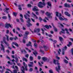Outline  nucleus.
Listing matches in <instances>:
<instances>
[{
    "instance_id": "f257e3e1",
    "label": "nucleus",
    "mask_w": 73,
    "mask_h": 73,
    "mask_svg": "<svg viewBox=\"0 0 73 73\" xmlns=\"http://www.w3.org/2000/svg\"><path fill=\"white\" fill-rule=\"evenodd\" d=\"M24 16L25 19L27 20V22L28 23V24H27L28 27H29L30 26H32V24L30 23L31 20H30V19L29 18L30 17V15L29 14L26 13L25 15H24Z\"/></svg>"
},
{
    "instance_id": "f03ea898",
    "label": "nucleus",
    "mask_w": 73,
    "mask_h": 73,
    "mask_svg": "<svg viewBox=\"0 0 73 73\" xmlns=\"http://www.w3.org/2000/svg\"><path fill=\"white\" fill-rule=\"evenodd\" d=\"M56 16L58 17L59 19L60 20H65V21L68 20V19L66 18H62L61 13H59L58 12H56Z\"/></svg>"
},
{
    "instance_id": "7ed1b4c3",
    "label": "nucleus",
    "mask_w": 73,
    "mask_h": 73,
    "mask_svg": "<svg viewBox=\"0 0 73 73\" xmlns=\"http://www.w3.org/2000/svg\"><path fill=\"white\" fill-rule=\"evenodd\" d=\"M42 5H45L46 4L45 3H44V2H43V3H42L41 2H40L39 3V4L38 5V7H40V8H42L44 6Z\"/></svg>"
},
{
    "instance_id": "20e7f679",
    "label": "nucleus",
    "mask_w": 73,
    "mask_h": 73,
    "mask_svg": "<svg viewBox=\"0 0 73 73\" xmlns=\"http://www.w3.org/2000/svg\"><path fill=\"white\" fill-rule=\"evenodd\" d=\"M1 47H0L1 50H3V53H5V47L4 46V45L1 44Z\"/></svg>"
},
{
    "instance_id": "39448f33",
    "label": "nucleus",
    "mask_w": 73,
    "mask_h": 73,
    "mask_svg": "<svg viewBox=\"0 0 73 73\" xmlns=\"http://www.w3.org/2000/svg\"><path fill=\"white\" fill-rule=\"evenodd\" d=\"M45 14L46 16H48L49 18H52V16H50V15H53L52 13H50L48 12H47Z\"/></svg>"
},
{
    "instance_id": "423d86ee",
    "label": "nucleus",
    "mask_w": 73,
    "mask_h": 73,
    "mask_svg": "<svg viewBox=\"0 0 73 73\" xmlns=\"http://www.w3.org/2000/svg\"><path fill=\"white\" fill-rule=\"evenodd\" d=\"M29 33L28 31H26L25 33V34L24 35V38H27L28 36H27L29 35Z\"/></svg>"
},
{
    "instance_id": "0eeeda50",
    "label": "nucleus",
    "mask_w": 73,
    "mask_h": 73,
    "mask_svg": "<svg viewBox=\"0 0 73 73\" xmlns=\"http://www.w3.org/2000/svg\"><path fill=\"white\" fill-rule=\"evenodd\" d=\"M40 31V29H35L34 31V33H36V32L38 33Z\"/></svg>"
},
{
    "instance_id": "6e6552de",
    "label": "nucleus",
    "mask_w": 73,
    "mask_h": 73,
    "mask_svg": "<svg viewBox=\"0 0 73 73\" xmlns=\"http://www.w3.org/2000/svg\"><path fill=\"white\" fill-rule=\"evenodd\" d=\"M60 67H61V66H58V68L57 67H56V69L58 73H60L59 70H60Z\"/></svg>"
},
{
    "instance_id": "1a4fd4ad",
    "label": "nucleus",
    "mask_w": 73,
    "mask_h": 73,
    "mask_svg": "<svg viewBox=\"0 0 73 73\" xmlns=\"http://www.w3.org/2000/svg\"><path fill=\"white\" fill-rule=\"evenodd\" d=\"M23 64L25 66V69L27 71H28V69L27 68V67L28 66H27V64H26L25 63L23 62Z\"/></svg>"
},
{
    "instance_id": "9d476101",
    "label": "nucleus",
    "mask_w": 73,
    "mask_h": 73,
    "mask_svg": "<svg viewBox=\"0 0 73 73\" xmlns=\"http://www.w3.org/2000/svg\"><path fill=\"white\" fill-rule=\"evenodd\" d=\"M33 11H39V9H38L35 6L33 9Z\"/></svg>"
},
{
    "instance_id": "9b49d317",
    "label": "nucleus",
    "mask_w": 73,
    "mask_h": 73,
    "mask_svg": "<svg viewBox=\"0 0 73 73\" xmlns=\"http://www.w3.org/2000/svg\"><path fill=\"white\" fill-rule=\"evenodd\" d=\"M29 63L30 64H28V66L29 67H33V62H30Z\"/></svg>"
},
{
    "instance_id": "f8f14e48",
    "label": "nucleus",
    "mask_w": 73,
    "mask_h": 73,
    "mask_svg": "<svg viewBox=\"0 0 73 73\" xmlns=\"http://www.w3.org/2000/svg\"><path fill=\"white\" fill-rule=\"evenodd\" d=\"M21 70L22 71L21 73H25V68H24V66H23L21 68Z\"/></svg>"
},
{
    "instance_id": "ddd939ff",
    "label": "nucleus",
    "mask_w": 73,
    "mask_h": 73,
    "mask_svg": "<svg viewBox=\"0 0 73 73\" xmlns=\"http://www.w3.org/2000/svg\"><path fill=\"white\" fill-rule=\"evenodd\" d=\"M45 27L47 28V29H49V27L50 28H52V26L51 25H46L45 26Z\"/></svg>"
},
{
    "instance_id": "4468645a",
    "label": "nucleus",
    "mask_w": 73,
    "mask_h": 73,
    "mask_svg": "<svg viewBox=\"0 0 73 73\" xmlns=\"http://www.w3.org/2000/svg\"><path fill=\"white\" fill-rule=\"evenodd\" d=\"M43 47L44 48L45 51H47L49 49V48L47 47V46H46L44 45Z\"/></svg>"
},
{
    "instance_id": "2eb2a0df",
    "label": "nucleus",
    "mask_w": 73,
    "mask_h": 73,
    "mask_svg": "<svg viewBox=\"0 0 73 73\" xmlns=\"http://www.w3.org/2000/svg\"><path fill=\"white\" fill-rule=\"evenodd\" d=\"M26 46H32V43L30 41L29 42V43L26 44Z\"/></svg>"
},
{
    "instance_id": "dca6fc26",
    "label": "nucleus",
    "mask_w": 73,
    "mask_h": 73,
    "mask_svg": "<svg viewBox=\"0 0 73 73\" xmlns=\"http://www.w3.org/2000/svg\"><path fill=\"white\" fill-rule=\"evenodd\" d=\"M42 60L44 61H47V60H48V59L47 58L45 57H44L42 58Z\"/></svg>"
},
{
    "instance_id": "f3484780",
    "label": "nucleus",
    "mask_w": 73,
    "mask_h": 73,
    "mask_svg": "<svg viewBox=\"0 0 73 73\" xmlns=\"http://www.w3.org/2000/svg\"><path fill=\"white\" fill-rule=\"evenodd\" d=\"M64 14H65V15H66V16H68V17H70V14L67 12H65L64 13Z\"/></svg>"
},
{
    "instance_id": "a211bd4d",
    "label": "nucleus",
    "mask_w": 73,
    "mask_h": 73,
    "mask_svg": "<svg viewBox=\"0 0 73 73\" xmlns=\"http://www.w3.org/2000/svg\"><path fill=\"white\" fill-rule=\"evenodd\" d=\"M64 6L65 7H68V8H70V6L69 4H67V3H65L64 4Z\"/></svg>"
},
{
    "instance_id": "6ab92c4d",
    "label": "nucleus",
    "mask_w": 73,
    "mask_h": 73,
    "mask_svg": "<svg viewBox=\"0 0 73 73\" xmlns=\"http://www.w3.org/2000/svg\"><path fill=\"white\" fill-rule=\"evenodd\" d=\"M45 19H46L47 20H49V19H48V18L45 17V19L43 20V21L44 22V23H46V22H47V21H46V20Z\"/></svg>"
},
{
    "instance_id": "aec40b11",
    "label": "nucleus",
    "mask_w": 73,
    "mask_h": 73,
    "mask_svg": "<svg viewBox=\"0 0 73 73\" xmlns=\"http://www.w3.org/2000/svg\"><path fill=\"white\" fill-rule=\"evenodd\" d=\"M66 49H67V47H66V46H65L64 47L62 48V51H65Z\"/></svg>"
},
{
    "instance_id": "412c9836",
    "label": "nucleus",
    "mask_w": 73,
    "mask_h": 73,
    "mask_svg": "<svg viewBox=\"0 0 73 73\" xmlns=\"http://www.w3.org/2000/svg\"><path fill=\"white\" fill-rule=\"evenodd\" d=\"M3 42H4V43H5V44H6L7 46H9V44L7 43V42H6L5 40H4Z\"/></svg>"
},
{
    "instance_id": "4be33fe9",
    "label": "nucleus",
    "mask_w": 73,
    "mask_h": 73,
    "mask_svg": "<svg viewBox=\"0 0 73 73\" xmlns=\"http://www.w3.org/2000/svg\"><path fill=\"white\" fill-rule=\"evenodd\" d=\"M62 31H63V32L61 31L60 32V35H61V33H63L64 34H65V30L63 29H62Z\"/></svg>"
},
{
    "instance_id": "5701e85b",
    "label": "nucleus",
    "mask_w": 73,
    "mask_h": 73,
    "mask_svg": "<svg viewBox=\"0 0 73 73\" xmlns=\"http://www.w3.org/2000/svg\"><path fill=\"white\" fill-rule=\"evenodd\" d=\"M9 24L6 23L5 24V27L6 28H9Z\"/></svg>"
},
{
    "instance_id": "b1692460",
    "label": "nucleus",
    "mask_w": 73,
    "mask_h": 73,
    "mask_svg": "<svg viewBox=\"0 0 73 73\" xmlns=\"http://www.w3.org/2000/svg\"><path fill=\"white\" fill-rule=\"evenodd\" d=\"M11 73H17V70H13V72L11 71Z\"/></svg>"
},
{
    "instance_id": "393cba45",
    "label": "nucleus",
    "mask_w": 73,
    "mask_h": 73,
    "mask_svg": "<svg viewBox=\"0 0 73 73\" xmlns=\"http://www.w3.org/2000/svg\"><path fill=\"white\" fill-rule=\"evenodd\" d=\"M5 36H6V40L7 41H9V36L5 35Z\"/></svg>"
},
{
    "instance_id": "a878e982",
    "label": "nucleus",
    "mask_w": 73,
    "mask_h": 73,
    "mask_svg": "<svg viewBox=\"0 0 73 73\" xmlns=\"http://www.w3.org/2000/svg\"><path fill=\"white\" fill-rule=\"evenodd\" d=\"M47 4L48 6L49 7H52V5H51V2H47Z\"/></svg>"
},
{
    "instance_id": "bb28decb",
    "label": "nucleus",
    "mask_w": 73,
    "mask_h": 73,
    "mask_svg": "<svg viewBox=\"0 0 73 73\" xmlns=\"http://www.w3.org/2000/svg\"><path fill=\"white\" fill-rule=\"evenodd\" d=\"M33 53L34 55H35V57H36V54H37V52L36 51H34V52H33Z\"/></svg>"
},
{
    "instance_id": "cd10ccee",
    "label": "nucleus",
    "mask_w": 73,
    "mask_h": 73,
    "mask_svg": "<svg viewBox=\"0 0 73 73\" xmlns=\"http://www.w3.org/2000/svg\"><path fill=\"white\" fill-rule=\"evenodd\" d=\"M13 44L14 45H15L17 46H19V45L16 42H13Z\"/></svg>"
},
{
    "instance_id": "c85d7f7f",
    "label": "nucleus",
    "mask_w": 73,
    "mask_h": 73,
    "mask_svg": "<svg viewBox=\"0 0 73 73\" xmlns=\"http://www.w3.org/2000/svg\"><path fill=\"white\" fill-rule=\"evenodd\" d=\"M15 60H16L15 61V62H16V63H17V62L19 61V60H18V58H17V56H16L15 57Z\"/></svg>"
},
{
    "instance_id": "c756f323",
    "label": "nucleus",
    "mask_w": 73,
    "mask_h": 73,
    "mask_svg": "<svg viewBox=\"0 0 73 73\" xmlns=\"http://www.w3.org/2000/svg\"><path fill=\"white\" fill-rule=\"evenodd\" d=\"M72 42H69V44L67 45V46H68V47H70V46L72 45Z\"/></svg>"
},
{
    "instance_id": "7c9ffc66",
    "label": "nucleus",
    "mask_w": 73,
    "mask_h": 73,
    "mask_svg": "<svg viewBox=\"0 0 73 73\" xmlns=\"http://www.w3.org/2000/svg\"><path fill=\"white\" fill-rule=\"evenodd\" d=\"M18 9H19V10H20V11H22V8L20 5H18Z\"/></svg>"
},
{
    "instance_id": "2f4dec72",
    "label": "nucleus",
    "mask_w": 73,
    "mask_h": 73,
    "mask_svg": "<svg viewBox=\"0 0 73 73\" xmlns=\"http://www.w3.org/2000/svg\"><path fill=\"white\" fill-rule=\"evenodd\" d=\"M23 61H26V62H27V61H28V60H27V59L25 58H23Z\"/></svg>"
},
{
    "instance_id": "473e14b6",
    "label": "nucleus",
    "mask_w": 73,
    "mask_h": 73,
    "mask_svg": "<svg viewBox=\"0 0 73 73\" xmlns=\"http://www.w3.org/2000/svg\"><path fill=\"white\" fill-rule=\"evenodd\" d=\"M59 38L60 41H62L63 40V38H62L60 36L59 37Z\"/></svg>"
},
{
    "instance_id": "72a5a7b5",
    "label": "nucleus",
    "mask_w": 73,
    "mask_h": 73,
    "mask_svg": "<svg viewBox=\"0 0 73 73\" xmlns=\"http://www.w3.org/2000/svg\"><path fill=\"white\" fill-rule=\"evenodd\" d=\"M64 61L66 64H68V61L66 59L64 60Z\"/></svg>"
},
{
    "instance_id": "f704fd0d",
    "label": "nucleus",
    "mask_w": 73,
    "mask_h": 73,
    "mask_svg": "<svg viewBox=\"0 0 73 73\" xmlns=\"http://www.w3.org/2000/svg\"><path fill=\"white\" fill-rule=\"evenodd\" d=\"M23 18H20V20H21V22H22L23 23L24 21V20L23 19Z\"/></svg>"
},
{
    "instance_id": "c9c22d12",
    "label": "nucleus",
    "mask_w": 73,
    "mask_h": 73,
    "mask_svg": "<svg viewBox=\"0 0 73 73\" xmlns=\"http://www.w3.org/2000/svg\"><path fill=\"white\" fill-rule=\"evenodd\" d=\"M38 64L40 66H41V67L42 66V64H41V63H40L39 62H38Z\"/></svg>"
},
{
    "instance_id": "e433bc0d",
    "label": "nucleus",
    "mask_w": 73,
    "mask_h": 73,
    "mask_svg": "<svg viewBox=\"0 0 73 73\" xmlns=\"http://www.w3.org/2000/svg\"><path fill=\"white\" fill-rule=\"evenodd\" d=\"M49 73H53V70H49Z\"/></svg>"
},
{
    "instance_id": "4c0bfd02",
    "label": "nucleus",
    "mask_w": 73,
    "mask_h": 73,
    "mask_svg": "<svg viewBox=\"0 0 73 73\" xmlns=\"http://www.w3.org/2000/svg\"><path fill=\"white\" fill-rule=\"evenodd\" d=\"M34 46H35V48H36V47H37V44H36V43H34Z\"/></svg>"
},
{
    "instance_id": "58836bf2",
    "label": "nucleus",
    "mask_w": 73,
    "mask_h": 73,
    "mask_svg": "<svg viewBox=\"0 0 73 73\" xmlns=\"http://www.w3.org/2000/svg\"><path fill=\"white\" fill-rule=\"evenodd\" d=\"M41 30L42 32V34H43V35H44V30L43 29H41Z\"/></svg>"
},
{
    "instance_id": "ea45409f",
    "label": "nucleus",
    "mask_w": 73,
    "mask_h": 73,
    "mask_svg": "<svg viewBox=\"0 0 73 73\" xmlns=\"http://www.w3.org/2000/svg\"><path fill=\"white\" fill-rule=\"evenodd\" d=\"M14 39V38H12V37H10L9 38V40H11V41H12V40H13Z\"/></svg>"
},
{
    "instance_id": "a19ab883",
    "label": "nucleus",
    "mask_w": 73,
    "mask_h": 73,
    "mask_svg": "<svg viewBox=\"0 0 73 73\" xmlns=\"http://www.w3.org/2000/svg\"><path fill=\"white\" fill-rule=\"evenodd\" d=\"M34 17L35 18V19H38V17L36 15H35L34 16Z\"/></svg>"
},
{
    "instance_id": "79ce46f5",
    "label": "nucleus",
    "mask_w": 73,
    "mask_h": 73,
    "mask_svg": "<svg viewBox=\"0 0 73 73\" xmlns=\"http://www.w3.org/2000/svg\"><path fill=\"white\" fill-rule=\"evenodd\" d=\"M31 19L33 23H35V19H33V18H31Z\"/></svg>"
},
{
    "instance_id": "37998d69",
    "label": "nucleus",
    "mask_w": 73,
    "mask_h": 73,
    "mask_svg": "<svg viewBox=\"0 0 73 73\" xmlns=\"http://www.w3.org/2000/svg\"><path fill=\"white\" fill-rule=\"evenodd\" d=\"M2 18L3 19H7V17L6 16H4Z\"/></svg>"
},
{
    "instance_id": "c03bdc74",
    "label": "nucleus",
    "mask_w": 73,
    "mask_h": 73,
    "mask_svg": "<svg viewBox=\"0 0 73 73\" xmlns=\"http://www.w3.org/2000/svg\"><path fill=\"white\" fill-rule=\"evenodd\" d=\"M40 41L41 42H44L43 40L42 39H40Z\"/></svg>"
},
{
    "instance_id": "a18cd8bd",
    "label": "nucleus",
    "mask_w": 73,
    "mask_h": 73,
    "mask_svg": "<svg viewBox=\"0 0 73 73\" xmlns=\"http://www.w3.org/2000/svg\"><path fill=\"white\" fill-rule=\"evenodd\" d=\"M31 61H32L33 60V57L31 56L30 58Z\"/></svg>"
},
{
    "instance_id": "49530a36",
    "label": "nucleus",
    "mask_w": 73,
    "mask_h": 73,
    "mask_svg": "<svg viewBox=\"0 0 73 73\" xmlns=\"http://www.w3.org/2000/svg\"><path fill=\"white\" fill-rule=\"evenodd\" d=\"M13 15H14L15 16H16L17 15V13H13Z\"/></svg>"
},
{
    "instance_id": "de8ad7c7",
    "label": "nucleus",
    "mask_w": 73,
    "mask_h": 73,
    "mask_svg": "<svg viewBox=\"0 0 73 73\" xmlns=\"http://www.w3.org/2000/svg\"><path fill=\"white\" fill-rule=\"evenodd\" d=\"M9 27L11 28H13V27H12V25H11V24H9Z\"/></svg>"
},
{
    "instance_id": "09e8293b",
    "label": "nucleus",
    "mask_w": 73,
    "mask_h": 73,
    "mask_svg": "<svg viewBox=\"0 0 73 73\" xmlns=\"http://www.w3.org/2000/svg\"><path fill=\"white\" fill-rule=\"evenodd\" d=\"M33 71V68H30L29 69V71L30 72H32Z\"/></svg>"
},
{
    "instance_id": "8fccbe9b",
    "label": "nucleus",
    "mask_w": 73,
    "mask_h": 73,
    "mask_svg": "<svg viewBox=\"0 0 73 73\" xmlns=\"http://www.w3.org/2000/svg\"><path fill=\"white\" fill-rule=\"evenodd\" d=\"M71 53L72 55H73V48H72L71 49Z\"/></svg>"
},
{
    "instance_id": "3c124183",
    "label": "nucleus",
    "mask_w": 73,
    "mask_h": 73,
    "mask_svg": "<svg viewBox=\"0 0 73 73\" xmlns=\"http://www.w3.org/2000/svg\"><path fill=\"white\" fill-rule=\"evenodd\" d=\"M67 1L69 2V3H72V1L70 0H67Z\"/></svg>"
},
{
    "instance_id": "603ef678",
    "label": "nucleus",
    "mask_w": 73,
    "mask_h": 73,
    "mask_svg": "<svg viewBox=\"0 0 73 73\" xmlns=\"http://www.w3.org/2000/svg\"><path fill=\"white\" fill-rule=\"evenodd\" d=\"M14 44H13V43H12V47L13 48H14V49H15V46H13V45Z\"/></svg>"
},
{
    "instance_id": "864d4df0",
    "label": "nucleus",
    "mask_w": 73,
    "mask_h": 73,
    "mask_svg": "<svg viewBox=\"0 0 73 73\" xmlns=\"http://www.w3.org/2000/svg\"><path fill=\"white\" fill-rule=\"evenodd\" d=\"M35 13L37 15H39V13H38V12H36Z\"/></svg>"
},
{
    "instance_id": "5fc2aeb1",
    "label": "nucleus",
    "mask_w": 73,
    "mask_h": 73,
    "mask_svg": "<svg viewBox=\"0 0 73 73\" xmlns=\"http://www.w3.org/2000/svg\"><path fill=\"white\" fill-rule=\"evenodd\" d=\"M28 7H31V4H28Z\"/></svg>"
},
{
    "instance_id": "6e6d98bb",
    "label": "nucleus",
    "mask_w": 73,
    "mask_h": 73,
    "mask_svg": "<svg viewBox=\"0 0 73 73\" xmlns=\"http://www.w3.org/2000/svg\"><path fill=\"white\" fill-rule=\"evenodd\" d=\"M17 29L18 31H20V28L19 27H17Z\"/></svg>"
},
{
    "instance_id": "4d7b16f0",
    "label": "nucleus",
    "mask_w": 73,
    "mask_h": 73,
    "mask_svg": "<svg viewBox=\"0 0 73 73\" xmlns=\"http://www.w3.org/2000/svg\"><path fill=\"white\" fill-rule=\"evenodd\" d=\"M40 12L42 13H44L45 12H44V11L43 10H40Z\"/></svg>"
},
{
    "instance_id": "13d9d810",
    "label": "nucleus",
    "mask_w": 73,
    "mask_h": 73,
    "mask_svg": "<svg viewBox=\"0 0 73 73\" xmlns=\"http://www.w3.org/2000/svg\"><path fill=\"white\" fill-rule=\"evenodd\" d=\"M20 16L21 17H22V18L23 19V16L22 14H20Z\"/></svg>"
},
{
    "instance_id": "bf43d9fd",
    "label": "nucleus",
    "mask_w": 73,
    "mask_h": 73,
    "mask_svg": "<svg viewBox=\"0 0 73 73\" xmlns=\"http://www.w3.org/2000/svg\"><path fill=\"white\" fill-rule=\"evenodd\" d=\"M9 30H7L6 31V33H7V34H8L9 33Z\"/></svg>"
},
{
    "instance_id": "052dcab7",
    "label": "nucleus",
    "mask_w": 73,
    "mask_h": 73,
    "mask_svg": "<svg viewBox=\"0 0 73 73\" xmlns=\"http://www.w3.org/2000/svg\"><path fill=\"white\" fill-rule=\"evenodd\" d=\"M38 59L39 60H40L41 59V56H38Z\"/></svg>"
},
{
    "instance_id": "680f3d73",
    "label": "nucleus",
    "mask_w": 73,
    "mask_h": 73,
    "mask_svg": "<svg viewBox=\"0 0 73 73\" xmlns=\"http://www.w3.org/2000/svg\"><path fill=\"white\" fill-rule=\"evenodd\" d=\"M27 58H28V56H29V55L28 54H27L25 56Z\"/></svg>"
},
{
    "instance_id": "e2e57ef3",
    "label": "nucleus",
    "mask_w": 73,
    "mask_h": 73,
    "mask_svg": "<svg viewBox=\"0 0 73 73\" xmlns=\"http://www.w3.org/2000/svg\"><path fill=\"white\" fill-rule=\"evenodd\" d=\"M4 72V70H2L1 71V73H3V72Z\"/></svg>"
},
{
    "instance_id": "0e129e2a",
    "label": "nucleus",
    "mask_w": 73,
    "mask_h": 73,
    "mask_svg": "<svg viewBox=\"0 0 73 73\" xmlns=\"http://www.w3.org/2000/svg\"><path fill=\"white\" fill-rule=\"evenodd\" d=\"M56 58L57 59H58V60H60V57L58 56H56Z\"/></svg>"
},
{
    "instance_id": "69168bd1",
    "label": "nucleus",
    "mask_w": 73,
    "mask_h": 73,
    "mask_svg": "<svg viewBox=\"0 0 73 73\" xmlns=\"http://www.w3.org/2000/svg\"><path fill=\"white\" fill-rule=\"evenodd\" d=\"M6 52L7 53H9V50H6Z\"/></svg>"
},
{
    "instance_id": "338daca9",
    "label": "nucleus",
    "mask_w": 73,
    "mask_h": 73,
    "mask_svg": "<svg viewBox=\"0 0 73 73\" xmlns=\"http://www.w3.org/2000/svg\"><path fill=\"white\" fill-rule=\"evenodd\" d=\"M39 20H40V21H41V20H42V19L40 17H39Z\"/></svg>"
},
{
    "instance_id": "774afa93",
    "label": "nucleus",
    "mask_w": 73,
    "mask_h": 73,
    "mask_svg": "<svg viewBox=\"0 0 73 73\" xmlns=\"http://www.w3.org/2000/svg\"><path fill=\"white\" fill-rule=\"evenodd\" d=\"M13 31L14 32V33H15V29H14L13 30Z\"/></svg>"
}]
</instances>
